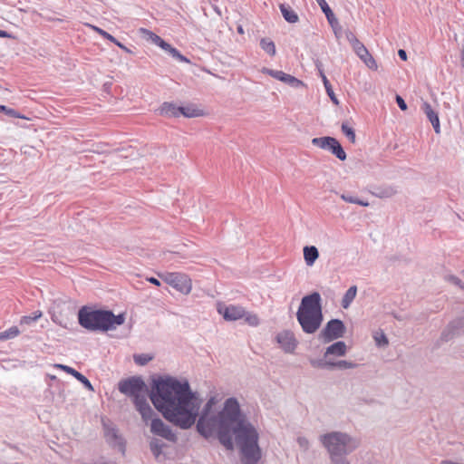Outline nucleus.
<instances>
[{
  "mask_svg": "<svg viewBox=\"0 0 464 464\" xmlns=\"http://www.w3.org/2000/svg\"><path fill=\"white\" fill-rule=\"evenodd\" d=\"M326 450L331 464H351L348 456L361 445V440L343 431H330L319 437Z\"/></svg>",
  "mask_w": 464,
  "mask_h": 464,
  "instance_id": "obj_3",
  "label": "nucleus"
},
{
  "mask_svg": "<svg viewBox=\"0 0 464 464\" xmlns=\"http://www.w3.org/2000/svg\"><path fill=\"white\" fill-rule=\"evenodd\" d=\"M164 447L165 443L156 438L152 439L150 442V449L156 459L160 456Z\"/></svg>",
  "mask_w": 464,
  "mask_h": 464,
  "instance_id": "obj_29",
  "label": "nucleus"
},
{
  "mask_svg": "<svg viewBox=\"0 0 464 464\" xmlns=\"http://www.w3.org/2000/svg\"><path fill=\"white\" fill-rule=\"evenodd\" d=\"M160 277L168 285L184 295H188L192 288L190 278L181 273H166L159 275Z\"/></svg>",
  "mask_w": 464,
  "mask_h": 464,
  "instance_id": "obj_8",
  "label": "nucleus"
},
{
  "mask_svg": "<svg viewBox=\"0 0 464 464\" xmlns=\"http://www.w3.org/2000/svg\"><path fill=\"white\" fill-rule=\"evenodd\" d=\"M55 367L60 368V369L63 370L64 372H66L67 373L72 375L73 378H75L80 382H82L84 385V387L87 388L89 391H93V387H92L91 382L84 375H82L81 372H79L75 369H73L70 366H67V365H63V364H56Z\"/></svg>",
  "mask_w": 464,
  "mask_h": 464,
  "instance_id": "obj_17",
  "label": "nucleus"
},
{
  "mask_svg": "<svg viewBox=\"0 0 464 464\" xmlns=\"http://www.w3.org/2000/svg\"><path fill=\"white\" fill-rule=\"evenodd\" d=\"M121 393L131 398L136 411L140 414L142 420L148 424L149 419L155 414L147 401L148 388L140 376H131L122 379L118 383Z\"/></svg>",
  "mask_w": 464,
  "mask_h": 464,
  "instance_id": "obj_5",
  "label": "nucleus"
},
{
  "mask_svg": "<svg viewBox=\"0 0 464 464\" xmlns=\"http://www.w3.org/2000/svg\"><path fill=\"white\" fill-rule=\"evenodd\" d=\"M331 27H332L335 36L339 37V34H340V32L342 30V27H341L340 24L338 23V25H336V26L334 25V26H331Z\"/></svg>",
  "mask_w": 464,
  "mask_h": 464,
  "instance_id": "obj_50",
  "label": "nucleus"
},
{
  "mask_svg": "<svg viewBox=\"0 0 464 464\" xmlns=\"http://www.w3.org/2000/svg\"><path fill=\"white\" fill-rule=\"evenodd\" d=\"M453 325L457 327L459 334H464V316L453 320Z\"/></svg>",
  "mask_w": 464,
  "mask_h": 464,
  "instance_id": "obj_42",
  "label": "nucleus"
},
{
  "mask_svg": "<svg viewBox=\"0 0 464 464\" xmlns=\"http://www.w3.org/2000/svg\"><path fill=\"white\" fill-rule=\"evenodd\" d=\"M263 72L272 76L273 78L279 80L283 82H285L289 86L293 88H299L304 86V83L302 81L298 80L295 76H292L290 74H287L282 71H276L268 68H264Z\"/></svg>",
  "mask_w": 464,
  "mask_h": 464,
  "instance_id": "obj_14",
  "label": "nucleus"
},
{
  "mask_svg": "<svg viewBox=\"0 0 464 464\" xmlns=\"http://www.w3.org/2000/svg\"><path fill=\"white\" fill-rule=\"evenodd\" d=\"M297 443L301 449L304 450H307L309 449V440L304 437H298Z\"/></svg>",
  "mask_w": 464,
  "mask_h": 464,
  "instance_id": "obj_46",
  "label": "nucleus"
},
{
  "mask_svg": "<svg viewBox=\"0 0 464 464\" xmlns=\"http://www.w3.org/2000/svg\"><path fill=\"white\" fill-rule=\"evenodd\" d=\"M422 111L430 121L436 133L440 132V119L438 113L432 109L431 105L428 102H423Z\"/></svg>",
  "mask_w": 464,
  "mask_h": 464,
  "instance_id": "obj_16",
  "label": "nucleus"
},
{
  "mask_svg": "<svg viewBox=\"0 0 464 464\" xmlns=\"http://www.w3.org/2000/svg\"><path fill=\"white\" fill-rule=\"evenodd\" d=\"M324 85L325 87V91L328 94V96L330 97L331 101L334 103V104H338L339 102L334 92V90L332 88V85L330 83V82L328 81L327 77H324Z\"/></svg>",
  "mask_w": 464,
  "mask_h": 464,
  "instance_id": "obj_35",
  "label": "nucleus"
},
{
  "mask_svg": "<svg viewBox=\"0 0 464 464\" xmlns=\"http://www.w3.org/2000/svg\"><path fill=\"white\" fill-rule=\"evenodd\" d=\"M260 47L270 56H275L276 53V44L268 37H264L260 40Z\"/></svg>",
  "mask_w": 464,
  "mask_h": 464,
  "instance_id": "obj_26",
  "label": "nucleus"
},
{
  "mask_svg": "<svg viewBox=\"0 0 464 464\" xmlns=\"http://www.w3.org/2000/svg\"><path fill=\"white\" fill-rule=\"evenodd\" d=\"M395 100H396V102H397L399 108L401 111H406L407 110V104H406L405 101L402 99L401 96L396 95Z\"/></svg>",
  "mask_w": 464,
  "mask_h": 464,
  "instance_id": "obj_48",
  "label": "nucleus"
},
{
  "mask_svg": "<svg viewBox=\"0 0 464 464\" xmlns=\"http://www.w3.org/2000/svg\"><path fill=\"white\" fill-rule=\"evenodd\" d=\"M456 334H459V331L457 330V327L455 325H453V321H452L442 331L440 339L443 342H448V341L451 340Z\"/></svg>",
  "mask_w": 464,
  "mask_h": 464,
  "instance_id": "obj_27",
  "label": "nucleus"
},
{
  "mask_svg": "<svg viewBox=\"0 0 464 464\" xmlns=\"http://www.w3.org/2000/svg\"><path fill=\"white\" fill-rule=\"evenodd\" d=\"M150 398L155 408L173 425L187 430L197 420V430L205 439L216 435L227 450L238 448L242 464H257L262 451L258 445L259 432L249 420L235 397L227 398L217 413L212 409L218 401L210 397L199 409L202 400L191 391L187 381L170 376L153 381Z\"/></svg>",
  "mask_w": 464,
  "mask_h": 464,
  "instance_id": "obj_1",
  "label": "nucleus"
},
{
  "mask_svg": "<svg viewBox=\"0 0 464 464\" xmlns=\"http://www.w3.org/2000/svg\"><path fill=\"white\" fill-rule=\"evenodd\" d=\"M462 274H464V270L462 271Z\"/></svg>",
  "mask_w": 464,
  "mask_h": 464,
  "instance_id": "obj_58",
  "label": "nucleus"
},
{
  "mask_svg": "<svg viewBox=\"0 0 464 464\" xmlns=\"http://www.w3.org/2000/svg\"><path fill=\"white\" fill-rule=\"evenodd\" d=\"M218 312L226 321H236L242 319L245 315V309L240 305L234 304H221L218 305Z\"/></svg>",
  "mask_w": 464,
  "mask_h": 464,
  "instance_id": "obj_13",
  "label": "nucleus"
},
{
  "mask_svg": "<svg viewBox=\"0 0 464 464\" xmlns=\"http://www.w3.org/2000/svg\"><path fill=\"white\" fill-rule=\"evenodd\" d=\"M78 321L82 327L91 332H107L115 329L125 322L124 314L115 315L110 310L92 309L82 306L78 312Z\"/></svg>",
  "mask_w": 464,
  "mask_h": 464,
  "instance_id": "obj_4",
  "label": "nucleus"
},
{
  "mask_svg": "<svg viewBox=\"0 0 464 464\" xmlns=\"http://www.w3.org/2000/svg\"><path fill=\"white\" fill-rule=\"evenodd\" d=\"M356 294H357L356 285L350 286L342 298V302H341L342 307L344 309H347L351 305L353 301L354 300Z\"/></svg>",
  "mask_w": 464,
  "mask_h": 464,
  "instance_id": "obj_24",
  "label": "nucleus"
},
{
  "mask_svg": "<svg viewBox=\"0 0 464 464\" xmlns=\"http://www.w3.org/2000/svg\"><path fill=\"white\" fill-rule=\"evenodd\" d=\"M173 58L177 59L178 61L179 62H182V63H189L190 61L185 57L183 54H181L179 53V50H177L176 48L172 47L169 49V51L168 52Z\"/></svg>",
  "mask_w": 464,
  "mask_h": 464,
  "instance_id": "obj_39",
  "label": "nucleus"
},
{
  "mask_svg": "<svg viewBox=\"0 0 464 464\" xmlns=\"http://www.w3.org/2000/svg\"><path fill=\"white\" fill-rule=\"evenodd\" d=\"M325 17H326V19H327V21H328V23H329V24L331 26L338 25L339 21L335 17V15H334L333 11L328 13V14H325Z\"/></svg>",
  "mask_w": 464,
  "mask_h": 464,
  "instance_id": "obj_44",
  "label": "nucleus"
},
{
  "mask_svg": "<svg viewBox=\"0 0 464 464\" xmlns=\"http://www.w3.org/2000/svg\"><path fill=\"white\" fill-rule=\"evenodd\" d=\"M161 49H163L164 51L166 52H169V49L171 48V45L169 44H168L167 42H165L163 39H161L160 42H159V44H158Z\"/></svg>",
  "mask_w": 464,
  "mask_h": 464,
  "instance_id": "obj_49",
  "label": "nucleus"
},
{
  "mask_svg": "<svg viewBox=\"0 0 464 464\" xmlns=\"http://www.w3.org/2000/svg\"><path fill=\"white\" fill-rule=\"evenodd\" d=\"M104 436L106 441L112 447L118 448L122 453L125 451V441L123 438L119 434L118 430L112 426L103 423Z\"/></svg>",
  "mask_w": 464,
  "mask_h": 464,
  "instance_id": "obj_12",
  "label": "nucleus"
},
{
  "mask_svg": "<svg viewBox=\"0 0 464 464\" xmlns=\"http://www.w3.org/2000/svg\"><path fill=\"white\" fill-rule=\"evenodd\" d=\"M376 345L379 347H384L388 344V339L383 332H376L373 335Z\"/></svg>",
  "mask_w": 464,
  "mask_h": 464,
  "instance_id": "obj_36",
  "label": "nucleus"
},
{
  "mask_svg": "<svg viewBox=\"0 0 464 464\" xmlns=\"http://www.w3.org/2000/svg\"><path fill=\"white\" fill-rule=\"evenodd\" d=\"M398 55H399V57H400L401 60H403V61L407 60V53H406V51H405V50H403V49H400V50L398 51Z\"/></svg>",
  "mask_w": 464,
  "mask_h": 464,
  "instance_id": "obj_51",
  "label": "nucleus"
},
{
  "mask_svg": "<svg viewBox=\"0 0 464 464\" xmlns=\"http://www.w3.org/2000/svg\"><path fill=\"white\" fill-rule=\"evenodd\" d=\"M161 115L168 117H179L180 115V106H176L171 102H164L160 108Z\"/></svg>",
  "mask_w": 464,
  "mask_h": 464,
  "instance_id": "obj_21",
  "label": "nucleus"
},
{
  "mask_svg": "<svg viewBox=\"0 0 464 464\" xmlns=\"http://www.w3.org/2000/svg\"><path fill=\"white\" fill-rule=\"evenodd\" d=\"M345 36L351 45H353L355 43L359 42L355 34L349 30L345 32Z\"/></svg>",
  "mask_w": 464,
  "mask_h": 464,
  "instance_id": "obj_47",
  "label": "nucleus"
},
{
  "mask_svg": "<svg viewBox=\"0 0 464 464\" xmlns=\"http://www.w3.org/2000/svg\"><path fill=\"white\" fill-rule=\"evenodd\" d=\"M280 11L282 13L283 17L285 21L291 24H295L298 22L297 14L289 6L285 4H281L279 5Z\"/></svg>",
  "mask_w": 464,
  "mask_h": 464,
  "instance_id": "obj_22",
  "label": "nucleus"
},
{
  "mask_svg": "<svg viewBox=\"0 0 464 464\" xmlns=\"http://www.w3.org/2000/svg\"><path fill=\"white\" fill-rule=\"evenodd\" d=\"M346 327L340 319H332L319 334V339L324 343H330L344 336Z\"/></svg>",
  "mask_w": 464,
  "mask_h": 464,
  "instance_id": "obj_7",
  "label": "nucleus"
},
{
  "mask_svg": "<svg viewBox=\"0 0 464 464\" xmlns=\"http://www.w3.org/2000/svg\"><path fill=\"white\" fill-rule=\"evenodd\" d=\"M328 365L331 367V370H334V369H340V370L353 369L357 366V364L355 362L345 361V360L331 362L328 363Z\"/></svg>",
  "mask_w": 464,
  "mask_h": 464,
  "instance_id": "obj_28",
  "label": "nucleus"
},
{
  "mask_svg": "<svg viewBox=\"0 0 464 464\" xmlns=\"http://www.w3.org/2000/svg\"><path fill=\"white\" fill-rule=\"evenodd\" d=\"M0 111L5 112L6 115L13 117V118H20L24 119V117L22 116L18 111H16L14 109L8 108L5 105H0Z\"/></svg>",
  "mask_w": 464,
  "mask_h": 464,
  "instance_id": "obj_40",
  "label": "nucleus"
},
{
  "mask_svg": "<svg viewBox=\"0 0 464 464\" xmlns=\"http://www.w3.org/2000/svg\"><path fill=\"white\" fill-rule=\"evenodd\" d=\"M140 32L143 34L144 36L147 37L148 40H150L153 44L157 45L159 44V42L162 39L161 37H160L159 35H157L156 34L148 29L141 28Z\"/></svg>",
  "mask_w": 464,
  "mask_h": 464,
  "instance_id": "obj_38",
  "label": "nucleus"
},
{
  "mask_svg": "<svg viewBox=\"0 0 464 464\" xmlns=\"http://www.w3.org/2000/svg\"><path fill=\"white\" fill-rule=\"evenodd\" d=\"M347 346L344 342L338 341L328 346L324 353V358H327L329 355L334 356H343L346 354Z\"/></svg>",
  "mask_w": 464,
  "mask_h": 464,
  "instance_id": "obj_18",
  "label": "nucleus"
},
{
  "mask_svg": "<svg viewBox=\"0 0 464 464\" xmlns=\"http://www.w3.org/2000/svg\"><path fill=\"white\" fill-rule=\"evenodd\" d=\"M354 53L359 56V58L363 61L366 66L372 70H377V63L372 54L369 53L368 49L364 46L362 43L360 41L352 45Z\"/></svg>",
  "mask_w": 464,
  "mask_h": 464,
  "instance_id": "obj_15",
  "label": "nucleus"
},
{
  "mask_svg": "<svg viewBox=\"0 0 464 464\" xmlns=\"http://www.w3.org/2000/svg\"><path fill=\"white\" fill-rule=\"evenodd\" d=\"M462 61H463V64H462V66L464 67V47H463V49H462Z\"/></svg>",
  "mask_w": 464,
  "mask_h": 464,
  "instance_id": "obj_57",
  "label": "nucleus"
},
{
  "mask_svg": "<svg viewBox=\"0 0 464 464\" xmlns=\"http://www.w3.org/2000/svg\"><path fill=\"white\" fill-rule=\"evenodd\" d=\"M340 197L343 201L348 202V203L357 204V205L363 206V207L369 206L368 201L361 200L355 197H353V196H350V195H347L344 193L341 194Z\"/></svg>",
  "mask_w": 464,
  "mask_h": 464,
  "instance_id": "obj_32",
  "label": "nucleus"
},
{
  "mask_svg": "<svg viewBox=\"0 0 464 464\" xmlns=\"http://www.w3.org/2000/svg\"><path fill=\"white\" fill-rule=\"evenodd\" d=\"M318 73H319L320 77L322 78V81L324 82V77H326L324 74V68H320V70L318 71Z\"/></svg>",
  "mask_w": 464,
  "mask_h": 464,
  "instance_id": "obj_54",
  "label": "nucleus"
},
{
  "mask_svg": "<svg viewBox=\"0 0 464 464\" xmlns=\"http://www.w3.org/2000/svg\"><path fill=\"white\" fill-rule=\"evenodd\" d=\"M0 37H3V38H11L12 35L6 32V31H4V30H0Z\"/></svg>",
  "mask_w": 464,
  "mask_h": 464,
  "instance_id": "obj_53",
  "label": "nucleus"
},
{
  "mask_svg": "<svg viewBox=\"0 0 464 464\" xmlns=\"http://www.w3.org/2000/svg\"><path fill=\"white\" fill-rule=\"evenodd\" d=\"M276 339L280 347L286 353H294L298 344L294 333L289 330H284L278 333Z\"/></svg>",
  "mask_w": 464,
  "mask_h": 464,
  "instance_id": "obj_11",
  "label": "nucleus"
},
{
  "mask_svg": "<svg viewBox=\"0 0 464 464\" xmlns=\"http://www.w3.org/2000/svg\"><path fill=\"white\" fill-rule=\"evenodd\" d=\"M180 114L187 118H195L203 115V111L194 105L180 106Z\"/></svg>",
  "mask_w": 464,
  "mask_h": 464,
  "instance_id": "obj_25",
  "label": "nucleus"
},
{
  "mask_svg": "<svg viewBox=\"0 0 464 464\" xmlns=\"http://www.w3.org/2000/svg\"><path fill=\"white\" fill-rule=\"evenodd\" d=\"M237 32H238L239 34H243V33H244L242 26H238V27H237Z\"/></svg>",
  "mask_w": 464,
  "mask_h": 464,
  "instance_id": "obj_56",
  "label": "nucleus"
},
{
  "mask_svg": "<svg viewBox=\"0 0 464 464\" xmlns=\"http://www.w3.org/2000/svg\"><path fill=\"white\" fill-rule=\"evenodd\" d=\"M303 251L305 264L309 266H313L319 257L318 249L314 246H306Z\"/></svg>",
  "mask_w": 464,
  "mask_h": 464,
  "instance_id": "obj_20",
  "label": "nucleus"
},
{
  "mask_svg": "<svg viewBox=\"0 0 464 464\" xmlns=\"http://www.w3.org/2000/svg\"><path fill=\"white\" fill-rule=\"evenodd\" d=\"M296 319L305 334H314L324 320L322 298L318 292L304 296L296 313Z\"/></svg>",
  "mask_w": 464,
  "mask_h": 464,
  "instance_id": "obj_6",
  "label": "nucleus"
},
{
  "mask_svg": "<svg viewBox=\"0 0 464 464\" xmlns=\"http://www.w3.org/2000/svg\"><path fill=\"white\" fill-rule=\"evenodd\" d=\"M150 398L155 408L173 425L187 430L197 420V430L205 439L216 435L227 450L238 448L242 464H257L262 451L258 445L259 432L249 420L235 397L227 398L217 413L212 409L218 401L210 397L199 409L202 400L191 391L187 381L170 376L153 381Z\"/></svg>",
  "mask_w": 464,
  "mask_h": 464,
  "instance_id": "obj_2",
  "label": "nucleus"
},
{
  "mask_svg": "<svg viewBox=\"0 0 464 464\" xmlns=\"http://www.w3.org/2000/svg\"><path fill=\"white\" fill-rule=\"evenodd\" d=\"M317 2V4L319 5L322 12L325 14H328L330 12H332V9L330 8V6L328 5V4L326 3L325 0H315Z\"/></svg>",
  "mask_w": 464,
  "mask_h": 464,
  "instance_id": "obj_45",
  "label": "nucleus"
},
{
  "mask_svg": "<svg viewBox=\"0 0 464 464\" xmlns=\"http://www.w3.org/2000/svg\"><path fill=\"white\" fill-rule=\"evenodd\" d=\"M147 280H148L150 283H151V284H153V285H158V286H160V280H159V279H157V278H155V277H149V278H147Z\"/></svg>",
  "mask_w": 464,
  "mask_h": 464,
  "instance_id": "obj_52",
  "label": "nucleus"
},
{
  "mask_svg": "<svg viewBox=\"0 0 464 464\" xmlns=\"http://www.w3.org/2000/svg\"><path fill=\"white\" fill-rule=\"evenodd\" d=\"M312 144L321 149L331 151L338 160L343 161L346 160V153L340 142L333 137L314 138Z\"/></svg>",
  "mask_w": 464,
  "mask_h": 464,
  "instance_id": "obj_9",
  "label": "nucleus"
},
{
  "mask_svg": "<svg viewBox=\"0 0 464 464\" xmlns=\"http://www.w3.org/2000/svg\"><path fill=\"white\" fill-rule=\"evenodd\" d=\"M154 414L150 420V431L156 436H160L169 441L176 442L177 435L172 431L169 426L165 424L163 420L158 417H154Z\"/></svg>",
  "mask_w": 464,
  "mask_h": 464,
  "instance_id": "obj_10",
  "label": "nucleus"
},
{
  "mask_svg": "<svg viewBox=\"0 0 464 464\" xmlns=\"http://www.w3.org/2000/svg\"><path fill=\"white\" fill-rule=\"evenodd\" d=\"M447 280L464 290V283L456 276H449Z\"/></svg>",
  "mask_w": 464,
  "mask_h": 464,
  "instance_id": "obj_43",
  "label": "nucleus"
},
{
  "mask_svg": "<svg viewBox=\"0 0 464 464\" xmlns=\"http://www.w3.org/2000/svg\"><path fill=\"white\" fill-rule=\"evenodd\" d=\"M43 314L41 311H35L31 315H25L21 318V324H31L32 323L42 317Z\"/></svg>",
  "mask_w": 464,
  "mask_h": 464,
  "instance_id": "obj_33",
  "label": "nucleus"
},
{
  "mask_svg": "<svg viewBox=\"0 0 464 464\" xmlns=\"http://www.w3.org/2000/svg\"><path fill=\"white\" fill-rule=\"evenodd\" d=\"M243 319L245 320V322L247 324H249L251 326H256L259 324V319H258L257 315L253 313H248V312L245 311V315H244Z\"/></svg>",
  "mask_w": 464,
  "mask_h": 464,
  "instance_id": "obj_37",
  "label": "nucleus"
},
{
  "mask_svg": "<svg viewBox=\"0 0 464 464\" xmlns=\"http://www.w3.org/2000/svg\"><path fill=\"white\" fill-rule=\"evenodd\" d=\"M343 133L347 137V139L352 142L354 143L356 140L354 130L348 126L347 123L343 122L341 126Z\"/></svg>",
  "mask_w": 464,
  "mask_h": 464,
  "instance_id": "obj_31",
  "label": "nucleus"
},
{
  "mask_svg": "<svg viewBox=\"0 0 464 464\" xmlns=\"http://www.w3.org/2000/svg\"><path fill=\"white\" fill-rule=\"evenodd\" d=\"M315 66H316L317 71H319L320 68H323V63L319 60H316Z\"/></svg>",
  "mask_w": 464,
  "mask_h": 464,
  "instance_id": "obj_55",
  "label": "nucleus"
},
{
  "mask_svg": "<svg viewBox=\"0 0 464 464\" xmlns=\"http://www.w3.org/2000/svg\"><path fill=\"white\" fill-rule=\"evenodd\" d=\"M152 356L147 353L134 354L133 360L138 365H146L149 362L152 360Z\"/></svg>",
  "mask_w": 464,
  "mask_h": 464,
  "instance_id": "obj_34",
  "label": "nucleus"
},
{
  "mask_svg": "<svg viewBox=\"0 0 464 464\" xmlns=\"http://www.w3.org/2000/svg\"><path fill=\"white\" fill-rule=\"evenodd\" d=\"M329 362H331V361H315V360L311 361V364L313 367L325 368V369L331 370V367L328 365Z\"/></svg>",
  "mask_w": 464,
  "mask_h": 464,
  "instance_id": "obj_41",
  "label": "nucleus"
},
{
  "mask_svg": "<svg viewBox=\"0 0 464 464\" xmlns=\"http://www.w3.org/2000/svg\"><path fill=\"white\" fill-rule=\"evenodd\" d=\"M19 329L16 326H13L6 331L0 333V341L14 338L19 334Z\"/></svg>",
  "mask_w": 464,
  "mask_h": 464,
  "instance_id": "obj_30",
  "label": "nucleus"
},
{
  "mask_svg": "<svg viewBox=\"0 0 464 464\" xmlns=\"http://www.w3.org/2000/svg\"><path fill=\"white\" fill-rule=\"evenodd\" d=\"M89 26L96 33H98L101 36H102L104 39H107L109 40L110 42L115 44L117 46H119L121 49H122L123 51H125L126 53H131V51L126 47L124 44H122L121 43H120L114 36H112L111 34H110L109 33H107L106 31H104L103 29L102 28H99L95 25H91L89 24Z\"/></svg>",
  "mask_w": 464,
  "mask_h": 464,
  "instance_id": "obj_19",
  "label": "nucleus"
},
{
  "mask_svg": "<svg viewBox=\"0 0 464 464\" xmlns=\"http://www.w3.org/2000/svg\"><path fill=\"white\" fill-rule=\"evenodd\" d=\"M397 193L394 187L386 186L376 188L372 194L379 198H388L393 197Z\"/></svg>",
  "mask_w": 464,
  "mask_h": 464,
  "instance_id": "obj_23",
  "label": "nucleus"
}]
</instances>
